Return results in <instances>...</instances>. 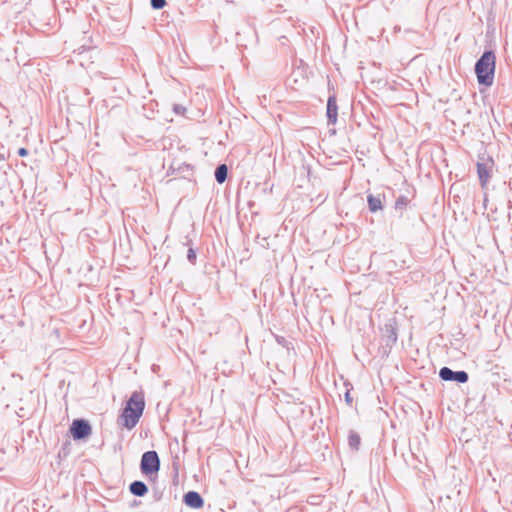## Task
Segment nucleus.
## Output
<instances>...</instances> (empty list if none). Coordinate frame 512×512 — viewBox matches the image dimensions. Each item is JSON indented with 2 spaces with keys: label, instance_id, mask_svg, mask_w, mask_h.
Listing matches in <instances>:
<instances>
[{
  "label": "nucleus",
  "instance_id": "a211bd4d",
  "mask_svg": "<svg viewBox=\"0 0 512 512\" xmlns=\"http://www.w3.org/2000/svg\"><path fill=\"white\" fill-rule=\"evenodd\" d=\"M396 341H397V334L393 329H391L390 335L388 336L387 345L389 343H395Z\"/></svg>",
  "mask_w": 512,
  "mask_h": 512
},
{
  "label": "nucleus",
  "instance_id": "aec40b11",
  "mask_svg": "<svg viewBox=\"0 0 512 512\" xmlns=\"http://www.w3.org/2000/svg\"><path fill=\"white\" fill-rule=\"evenodd\" d=\"M28 153H29L28 150L26 148H24V147H21V148L18 149V155L20 157H25V156L28 155Z\"/></svg>",
  "mask_w": 512,
  "mask_h": 512
},
{
  "label": "nucleus",
  "instance_id": "9b49d317",
  "mask_svg": "<svg viewBox=\"0 0 512 512\" xmlns=\"http://www.w3.org/2000/svg\"><path fill=\"white\" fill-rule=\"evenodd\" d=\"M228 175V168L226 164H220L215 169V179L219 184L226 181Z\"/></svg>",
  "mask_w": 512,
  "mask_h": 512
},
{
  "label": "nucleus",
  "instance_id": "f3484780",
  "mask_svg": "<svg viewBox=\"0 0 512 512\" xmlns=\"http://www.w3.org/2000/svg\"><path fill=\"white\" fill-rule=\"evenodd\" d=\"M173 110H174V112H175L176 114H178V115H183L186 109H185V107H184V106H182V105H180V104H175V105L173 106Z\"/></svg>",
  "mask_w": 512,
  "mask_h": 512
},
{
  "label": "nucleus",
  "instance_id": "0eeeda50",
  "mask_svg": "<svg viewBox=\"0 0 512 512\" xmlns=\"http://www.w3.org/2000/svg\"><path fill=\"white\" fill-rule=\"evenodd\" d=\"M183 502L186 506L193 509H200L204 506L202 496L196 491H188L183 496Z\"/></svg>",
  "mask_w": 512,
  "mask_h": 512
},
{
  "label": "nucleus",
  "instance_id": "4468645a",
  "mask_svg": "<svg viewBox=\"0 0 512 512\" xmlns=\"http://www.w3.org/2000/svg\"><path fill=\"white\" fill-rule=\"evenodd\" d=\"M150 4L153 9L159 10L166 5V0H150Z\"/></svg>",
  "mask_w": 512,
  "mask_h": 512
},
{
  "label": "nucleus",
  "instance_id": "20e7f679",
  "mask_svg": "<svg viewBox=\"0 0 512 512\" xmlns=\"http://www.w3.org/2000/svg\"><path fill=\"white\" fill-rule=\"evenodd\" d=\"M70 433L74 440H83L92 433V428L87 420L75 419L70 426Z\"/></svg>",
  "mask_w": 512,
  "mask_h": 512
},
{
  "label": "nucleus",
  "instance_id": "ddd939ff",
  "mask_svg": "<svg viewBox=\"0 0 512 512\" xmlns=\"http://www.w3.org/2000/svg\"><path fill=\"white\" fill-rule=\"evenodd\" d=\"M408 203L409 199L406 196H399L395 201V210L402 213V211L407 207Z\"/></svg>",
  "mask_w": 512,
  "mask_h": 512
},
{
  "label": "nucleus",
  "instance_id": "6ab92c4d",
  "mask_svg": "<svg viewBox=\"0 0 512 512\" xmlns=\"http://www.w3.org/2000/svg\"><path fill=\"white\" fill-rule=\"evenodd\" d=\"M345 401H346V403H347L349 406H351V405H352L353 399H352V397H351V395H350V391H349V390H347V391H346V393H345Z\"/></svg>",
  "mask_w": 512,
  "mask_h": 512
},
{
  "label": "nucleus",
  "instance_id": "7ed1b4c3",
  "mask_svg": "<svg viewBox=\"0 0 512 512\" xmlns=\"http://www.w3.org/2000/svg\"><path fill=\"white\" fill-rule=\"evenodd\" d=\"M140 470L142 474L150 476L160 470V458L154 450L143 453L140 461Z\"/></svg>",
  "mask_w": 512,
  "mask_h": 512
},
{
  "label": "nucleus",
  "instance_id": "f8f14e48",
  "mask_svg": "<svg viewBox=\"0 0 512 512\" xmlns=\"http://www.w3.org/2000/svg\"><path fill=\"white\" fill-rule=\"evenodd\" d=\"M360 444H361V438H360V435L351 430L349 432V436H348V445L349 447L354 450V451H358L359 450V447H360Z\"/></svg>",
  "mask_w": 512,
  "mask_h": 512
},
{
  "label": "nucleus",
  "instance_id": "1a4fd4ad",
  "mask_svg": "<svg viewBox=\"0 0 512 512\" xmlns=\"http://www.w3.org/2000/svg\"><path fill=\"white\" fill-rule=\"evenodd\" d=\"M129 491L134 496L143 497L148 493V487L143 481L136 480L129 485Z\"/></svg>",
  "mask_w": 512,
  "mask_h": 512
},
{
  "label": "nucleus",
  "instance_id": "39448f33",
  "mask_svg": "<svg viewBox=\"0 0 512 512\" xmlns=\"http://www.w3.org/2000/svg\"><path fill=\"white\" fill-rule=\"evenodd\" d=\"M439 377L443 381H451L461 384H464L469 380V375L466 371H453L449 367H442L439 371Z\"/></svg>",
  "mask_w": 512,
  "mask_h": 512
},
{
  "label": "nucleus",
  "instance_id": "f03ea898",
  "mask_svg": "<svg viewBox=\"0 0 512 512\" xmlns=\"http://www.w3.org/2000/svg\"><path fill=\"white\" fill-rule=\"evenodd\" d=\"M496 56L492 50L485 51L475 64V73L480 85L491 86L494 81Z\"/></svg>",
  "mask_w": 512,
  "mask_h": 512
},
{
  "label": "nucleus",
  "instance_id": "f257e3e1",
  "mask_svg": "<svg viewBox=\"0 0 512 512\" xmlns=\"http://www.w3.org/2000/svg\"><path fill=\"white\" fill-rule=\"evenodd\" d=\"M145 408V399L142 392L135 391L132 393L126 405L119 415L117 422L119 425L133 429L139 422Z\"/></svg>",
  "mask_w": 512,
  "mask_h": 512
},
{
  "label": "nucleus",
  "instance_id": "6e6552de",
  "mask_svg": "<svg viewBox=\"0 0 512 512\" xmlns=\"http://www.w3.org/2000/svg\"><path fill=\"white\" fill-rule=\"evenodd\" d=\"M328 124H335L338 116V106L335 95H330L327 100V111H326Z\"/></svg>",
  "mask_w": 512,
  "mask_h": 512
},
{
  "label": "nucleus",
  "instance_id": "9d476101",
  "mask_svg": "<svg viewBox=\"0 0 512 512\" xmlns=\"http://www.w3.org/2000/svg\"><path fill=\"white\" fill-rule=\"evenodd\" d=\"M383 198H384V196H382L380 194H378V195L368 194L367 202H368L369 210L373 213H375L379 210H382V208H383L382 199Z\"/></svg>",
  "mask_w": 512,
  "mask_h": 512
},
{
  "label": "nucleus",
  "instance_id": "dca6fc26",
  "mask_svg": "<svg viewBox=\"0 0 512 512\" xmlns=\"http://www.w3.org/2000/svg\"><path fill=\"white\" fill-rule=\"evenodd\" d=\"M275 339H276L278 344H280L283 347H286L287 349H289L290 342H288L283 336L276 335Z\"/></svg>",
  "mask_w": 512,
  "mask_h": 512
},
{
  "label": "nucleus",
  "instance_id": "423d86ee",
  "mask_svg": "<svg viewBox=\"0 0 512 512\" xmlns=\"http://www.w3.org/2000/svg\"><path fill=\"white\" fill-rule=\"evenodd\" d=\"M493 161L489 160V162L486 163H477V174L480 181V185L482 188H485L488 184L490 177H491V171H492Z\"/></svg>",
  "mask_w": 512,
  "mask_h": 512
},
{
  "label": "nucleus",
  "instance_id": "412c9836",
  "mask_svg": "<svg viewBox=\"0 0 512 512\" xmlns=\"http://www.w3.org/2000/svg\"><path fill=\"white\" fill-rule=\"evenodd\" d=\"M161 495H162L161 493H156L155 494V500H157V501L160 500Z\"/></svg>",
  "mask_w": 512,
  "mask_h": 512
},
{
  "label": "nucleus",
  "instance_id": "2eb2a0df",
  "mask_svg": "<svg viewBox=\"0 0 512 512\" xmlns=\"http://www.w3.org/2000/svg\"><path fill=\"white\" fill-rule=\"evenodd\" d=\"M187 259L192 264H194L196 262V252L193 248L188 249Z\"/></svg>",
  "mask_w": 512,
  "mask_h": 512
}]
</instances>
